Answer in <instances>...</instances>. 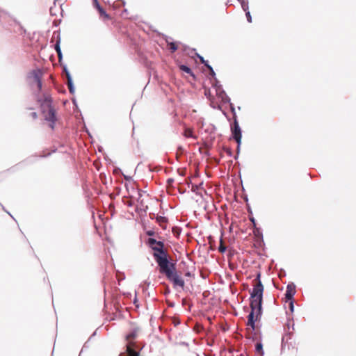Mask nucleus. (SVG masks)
Instances as JSON below:
<instances>
[{
  "instance_id": "2f4dec72",
  "label": "nucleus",
  "mask_w": 356,
  "mask_h": 356,
  "mask_svg": "<svg viewBox=\"0 0 356 356\" xmlns=\"http://www.w3.org/2000/svg\"><path fill=\"white\" fill-rule=\"evenodd\" d=\"M227 152L229 156H232V151L230 149H227Z\"/></svg>"
},
{
  "instance_id": "4c0bfd02",
  "label": "nucleus",
  "mask_w": 356,
  "mask_h": 356,
  "mask_svg": "<svg viewBox=\"0 0 356 356\" xmlns=\"http://www.w3.org/2000/svg\"><path fill=\"white\" fill-rule=\"evenodd\" d=\"M124 179H129V178L127 176H124Z\"/></svg>"
},
{
  "instance_id": "20e7f679",
  "label": "nucleus",
  "mask_w": 356,
  "mask_h": 356,
  "mask_svg": "<svg viewBox=\"0 0 356 356\" xmlns=\"http://www.w3.org/2000/svg\"><path fill=\"white\" fill-rule=\"evenodd\" d=\"M42 72L40 69L33 70L27 75V80L30 87L33 89L35 86L38 93L42 90Z\"/></svg>"
},
{
  "instance_id": "a211bd4d",
  "label": "nucleus",
  "mask_w": 356,
  "mask_h": 356,
  "mask_svg": "<svg viewBox=\"0 0 356 356\" xmlns=\"http://www.w3.org/2000/svg\"><path fill=\"white\" fill-rule=\"evenodd\" d=\"M68 88H69V91H70V94H74V93L75 89H74V84L68 85Z\"/></svg>"
},
{
  "instance_id": "dca6fc26",
  "label": "nucleus",
  "mask_w": 356,
  "mask_h": 356,
  "mask_svg": "<svg viewBox=\"0 0 356 356\" xmlns=\"http://www.w3.org/2000/svg\"><path fill=\"white\" fill-rule=\"evenodd\" d=\"M243 10L245 12V15H246L248 22H251L252 17H251L250 13L249 11V8L247 10Z\"/></svg>"
},
{
  "instance_id": "cd10ccee",
  "label": "nucleus",
  "mask_w": 356,
  "mask_h": 356,
  "mask_svg": "<svg viewBox=\"0 0 356 356\" xmlns=\"http://www.w3.org/2000/svg\"><path fill=\"white\" fill-rule=\"evenodd\" d=\"M31 116H32V118H33V119H36V118H38V114H37V113H35V112H33V113H31Z\"/></svg>"
},
{
  "instance_id": "473e14b6",
  "label": "nucleus",
  "mask_w": 356,
  "mask_h": 356,
  "mask_svg": "<svg viewBox=\"0 0 356 356\" xmlns=\"http://www.w3.org/2000/svg\"><path fill=\"white\" fill-rule=\"evenodd\" d=\"M136 302H137V299H136V298H135V299L134 300V303L136 305V307H138V305H136Z\"/></svg>"
},
{
  "instance_id": "e433bc0d",
  "label": "nucleus",
  "mask_w": 356,
  "mask_h": 356,
  "mask_svg": "<svg viewBox=\"0 0 356 356\" xmlns=\"http://www.w3.org/2000/svg\"><path fill=\"white\" fill-rule=\"evenodd\" d=\"M8 215H9L10 217H13V215H12L10 213H8Z\"/></svg>"
},
{
  "instance_id": "7ed1b4c3",
  "label": "nucleus",
  "mask_w": 356,
  "mask_h": 356,
  "mask_svg": "<svg viewBox=\"0 0 356 356\" xmlns=\"http://www.w3.org/2000/svg\"><path fill=\"white\" fill-rule=\"evenodd\" d=\"M37 101L40 105L41 112L44 120L49 122V127L54 129L55 122L57 120L56 111L52 105V99L50 95L45 93L43 98H39L38 94H35Z\"/></svg>"
},
{
  "instance_id": "6ab92c4d",
  "label": "nucleus",
  "mask_w": 356,
  "mask_h": 356,
  "mask_svg": "<svg viewBox=\"0 0 356 356\" xmlns=\"http://www.w3.org/2000/svg\"><path fill=\"white\" fill-rule=\"evenodd\" d=\"M195 54L197 55V56L199 58L200 62L202 63V64H206V62L207 60H205L204 58L200 56V54H198L197 53H195Z\"/></svg>"
},
{
  "instance_id": "5701e85b",
  "label": "nucleus",
  "mask_w": 356,
  "mask_h": 356,
  "mask_svg": "<svg viewBox=\"0 0 356 356\" xmlns=\"http://www.w3.org/2000/svg\"><path fill=\"white\" fill-rule=\"evenodd\" d=\"M230 108H231V111H232V113H233V114H234V118L235 119V118H236V113H235V108H234V105H233L232 103L230 104Z\"/></svg>"
},
{
  "instance_id": "72a5a7b5",
  "label": "nucleus",
  "mask_w": 356,
  "mask_h": 356,
  "mask_svg": "<svg viewBox=\"0 0 356 356\" xmlns=\"http://www.w3.org/2000/svg\"><path fill=\"white\" fill-rule=\"evenodd\" d=\"M8 215H9L10 217H13V215H12L10 213H8Z\"/></svg>"
},
{
  "instance_id": "c9c22d12",
  "label": "nucleus",
  "mask_w": 356,
  "mask_h": 356,
  "mask_svg": "<svg viewBox=\"0 0 356 356\" xmlns=\"http://www.w3.org/2000/svg\"><path fill=\"white\" fill-rule=\"evenodd\" d=\"M8 215H9L10 217H13V215H12L10 213H8Z\"/></svg>"
},
{
  "instance_id": "c85d7f7f",
  "label": "nucleus",
  "mask_w": 356,
  "mask_h": 356,
  "mask_svg": "<svg viewBox=\"0 0 356 356\" xmlns=\"http://www.w3.org/2000/svg\"><path fill=\"white\" fill-rule=\"evenodd\" d=\"M250 220L252 222L253 225L255 226L256 222H255L254 218H250Z\"/></svg>"
},
{
  "instance_id": "f3484780",
  "label": "nucleus",
  "mask_w": 356,
  "mask_h": 356,
  "mask_svg": "<svg viewBox=\"0 0 356 356\" xmlns=\"http://www.w3.org/2000/svg\"><path fill=\"white\" fill-rule=\"evenodd\" d=\"M218 250H219V252H220L222 253H223L226 251V247L222 245V239L220 240V244L218 247Z\"/></svg>"
},
{
  "instance_id": "1a4fd4ad",
  "label": "nucleus",
  "mask_w": 356,
  "mask_h": 356,
  "mask_svg": "<svg viewBox=\"0 0 356 356\" xmlns=\"http://www.w3.org/2000/svg\"><path fill=\"white\" fill-rule=\"evenodd\" d=\"M94 6L98 10L99 13L101 15L104 16L106 18H108V15L106 13V11L103 9V8L100 6L97 0H94Z\"/></svg>"
},
{
  "instance_id": "0eeeda50",
  "label": "nucleus",
  "mask_w": 356,
  "mask_h": 356,
  "mask_svg": "<svg viewBox=\"0 0 356 356\" xmlns=\"http://www.w3.org/2000/svg\"><path fill=\"white\" fill-rule=\"evenodd\" d=\"M296 293V285L293 283H290L286 286L285 298L287 300H293V296Z\"/></svg>"
},
{
  "instance_id": "f257e3e1",
  "label": "nucleus",
  "mask_w": 356,
  "mask_h": 356,
  "mask_svg": "<svg viewBox=\"0 0 356 356\" xmlns=\"http://www.w3.org/2000/svg\"><path fill=\"white\" fill-rule=\"evenodd\" d=\"M147 244L154 250L153 257L159 267V272L164 274L175 287L184 288V280L177 274L175 264L169 261L168 254L164 250V243L149 238Z\"/></svg>"
},
{
  "instance_id": "ddd939ff",
  "label": "nucleus",
  "mask_w": 356,
  "mask_h": 356,
  "mask_svg": "<svg viewBox=\"0 0 356 356\" xmlns=\"http://www.w3.org/2000/svg\"><path fill=\"white\" fill-rule=\"evenodd\" d=\"M221 98L224 102H227L230 101L229 97L225 93L224 91H222Z\"/></svg>"
},
{
  "instance_id": "b1692460",
  "label": "nucleus",
  "mask_w": 356,
  "mask_h": 356,
  "mask_svg": "<svg viewBox=\"0 0 356 356\" xmlns=\"http://www.w3.org/2000/svg\"><path fill=\"white\" fill-rule=\"evenodd\" d=\"M157 220L159 222H166V218L165 217H158L157 218Z\"/></svg>"
},
{
  "instance_id": "a878e982",
  "label": "nucleus",
  "mask_w": 356,
  "mask_h": 356,
  "mask_svg": "<svg viewBox=\"0 0 356 356\" xmlns=\"http://www.w3.org/2000/svg\"><path fill=\"white\" fill-rule=\"evenodd\" d=\"M64 72H65L66 77L67 78V75H71L68 70L66 67H64Z\"/></svg>"
},
{
  "instance_id": "f8f14e48",
  "label": "nucleus",
  "mask_w": 356,
  "mask_h": 356,
  "mask_svg": "<svg viewBox=\"0 0 356 356\" xmlns=\"http://www.w3.org/2000/svg\"><path fill=\"white\" fill-rule=\"evenodd\" d=\"M241 5L243 10H247L248 8V1L246 0H238Z\"/></svg>"
},
{
  "instance_id": "9d476101",
  "label": "nucleus",
  "mask_w": 356,
  "mask_h": 356,
  "mask_svg": "<svg viewBox=\"0 0 356 356\" xmlns=\"http://www.w3.org/2000/svg\"><path fill=\"white\" fill-rule=\"evenodd\" d=\"M168 44L170 46V49L171 52H175L178 49L177 44L174 42H169L168 40H166Z\"/></svg>"
},
{
  "instance_id": "f704fd0d",
  "label": "nucleus",
  "mask_w": 356,
  "mask_h": 356,
  "mask_svg": "<svg viewBox=\"0 0 356 356\" xmlns=\"http://www.w3.org/2000/svg\"><path fill=\"white\" fill-rule=\"evenodd\" d=\"M8 215H9L10 217H13V215H12L10 213H8Z\"/></svg>"
},
{
  "instance_id": "6e6552de",
  "label": "nucleus",
  "mask_w": 356,
  "mask_h": 356,
  "mask_svg": "<svg viewBox=\"0 0 356 356\" xmlns=\"http://www.w3.org/2000/svg\"><path fill=\"white\" fill-rule=\"evenodd\" d=\"M56 34L57 35V36H56L57 37V40H56V42L55 45H54V48H55V50L57 52L58 60H59V61H60L62 58H63L62 51H61L60 46V38L59 36V34L56 33V32L54 33V36H55Z\"/></svg>"
},
{
  "instance_id": "c756f323",
  "label": "nucleus",
  "mask_w": 356,
  "mask_h": 356,
  "mask_svg": "<svg viewBox=\"0 0 356 356\" xmlns=\"http://www.w3.org/2000/svg\"><path fill=\"white\" fill-rule=\"evenodd\" d=\"M209 70L210 67H212L210 65H209L208 61L206 62V64H204Z\"/></svg>"
},
{
  "instance_id": "423d86ee",
  "label": "nucleus",
  "mask_w": 356,
  "mask_h": 356,
  "mask_svg": "<svg viewBox=\"0 0 356 356\" xmlns=\"http://www.w3.org/2000/svg\"><path fill=\"white\" fill-rule=\"evenodd\" d=\"M232 136H233L234 139L236 140V142L238 145H241L242 133H241V129L238 123L236 118H235V119H234V126L232 128Z\"/></svg>"
},
{
  "instance_id": "bb28decb",
  "label": "nucleus",
  "mask_w": 356,
  "mask_h": 356,
  "mask_svg": "<svg viewBox=\"0 0 356 356\" xmlns=\"http://www.w3.org/2000/svg\"><path fill=\"white\" fill-rule=\"evenodd\" d=\"M147 234L148 236H154V232L152 231V230H149V231L147 232Z\"/></svg>"
},
{
  "instance_id": "7c9ffc66",
  "label": "nucleus",
  "mask_w": 356,
  "mask_h": 356,
  "mask_svg": "<svg viewBox=\"0 0 356 356\" xmlns=\"http://www.w3.org/2000/svg\"><path fill=\"white\" fill-rule=\"evenodd\" d=\"M240 145H238V144L237 143V155L239 154V151H240Z\"/></svg>"
},
{
  "instance_id": "4be33fe9",
  "label": "nucleus",
  "mask_w": 356,
  "mask_h": 356,
  "mask_svg": "<svg viewBox=\"0 0 356 356\" xmlns=\"http://www.w3.org/2000/svg\"><path fill=\"white\" fill-rule=\"evenodd\" d=\"M67 86L70 85V84H73L72 79L71 75H67Z\"/></svg>"
},
{
  "instance_id": "9b49d317",
  "label": "nucleus",
  "mask_w": 356,
  "mask_h": 356,
  "mask_svg": "<svg viewBox=\"0 0 356 356\" xmlns=\"http://www.w3.org/2000/svg\"><path fill=\"white\" fill-rule=\"evenodd\" d=\"M180 69L182 71L185 72L186 73L189 74L193 76V72H192L191 69L190 67H188V66H186L185 65H181L180 66Z\"/></svg>"
},
{
  "instance_id": "f03ea898",
  "label": "nucleus",
  "mask_w": 356,
  "mask_h": 356,
  "mask_svg": "<svg viewBox=\"0 0 356 356\" xmlns=\"http://www.w3.org/2000/svg\"><path fill=\"white\" fill-rule=\"evenodd\" d=\"M261 274L258 273L256 277L257 282L254 285L250 293L251 312L248 316V325L252 330L255 329V321L261 316V305L263 300L264 286L260 280Z\"/></svg>"
},
{
  "instance_id": "393cba45",
  "label": "nucleus",
  "mask_w": 356,
  "mask_h": 356,
  "mask_svg": "<svg viewBox=\"0 0 356 356\" xmlns=\"http://www.w3.org/2000/svg\"><path fill=\"white\" fill-rule=\"evenodd\" d=\"M210 74L212 76H216V73L213 69V67H210Z\"/></svg>"
},
{
  "instance_id": "412c9836",
  "label": "nucleus",
  "mask_w": 356,
  "mask_h": 356,
  "mask_svg": "<svg viewBox=\"0 0 356 356\" xmlns=\"http://www.w3.org/2000/svg\"><path fill=\"white\" fill-rule=\"evenodd\" d=\"M289 301L290 302H289L290 310L291 312H293V309H294L293 300H289Z\"/></svg>"
},
{
  "instance_id": "4468645a",
  "label": "nucleus",
  "mask_w": 356,
  "mask_h": 356,
  "mask_svg": "<svg viewBox=\"0 0 356 356\" xmlns=\"http://www.w3.org/2000/svg\"><path fill=\"white\" fill-rule=\"evenodd\" d=\"M184 136L186 138H193V131L191 129H186L184 131Z\"/></svg>"
},
{
  "instance_id": "2eb2a0df",
  "label": "nucleus",
  "mask_w": 356,
  "mask_h": 356,
  "mask_svg": "<svg viewBox=\"0 0 356 356\" xmlns=\"http://www.w3.org/2000/svg\"><path fill=\"white\" fill-rule=\"evenodd\" d=\"M202 186V184H200V185H195V184H193L192 185V188H191V191L197 194H198V190L199 188H200V186Z\"/></svg>"
},
{
  "instance_id": "aec40b11",
  "label": "nucleus",
  "mask_w": 356,
  "mask_h": 356,
  "mask_svg": "<svg viewBox=\"0 0 356 356\" xmlns=\"http://www.w3.org/2000/svg\"><path fill=\"white\" fill-rule=\"evenodd\" d=\"M256 350L257 352H260L263 350V347L261 343H257L256 345Z\"/></svg>"
},
{
  "instance_id": "39448f33",
  "label": "nucleus",
  "mask_w": 356,
  "mask_h": 356,
  "mask_svg": "<svg viewBox=\"0 0 356 356\" xmlns=\"http://www.w3.org/2000/svg\"><path fill=\"white\" fill-rule=\"evenodd\" d=\"M138 328L134 327L130 330L129 334L127 335V340L128 343L127 344L126 351L127 353V356H140L138 352L136 351L134 349V343H132V340H134L138 335ZM120 356H122L120 354Z\"/></svg>"
}]
</instances>
